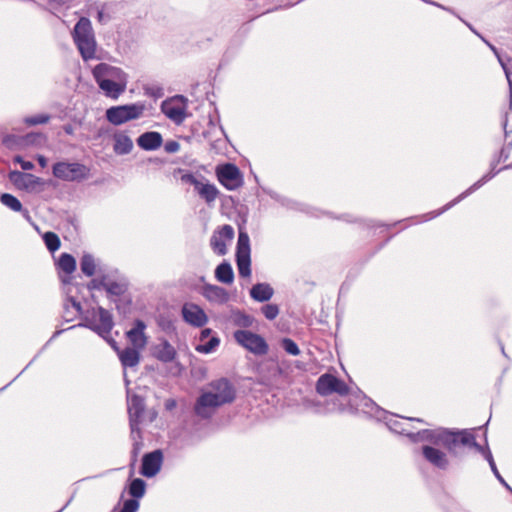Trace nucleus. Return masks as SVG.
Instances as JSON below:
<instances>
[{"instance_id": "obj_20", "label": "nucleus", "mask_w": 512, "mask_h": 512, "mask_svg": "<svg viewBox=\"0 0 512 512\" xmlns=\"http://www.w3.org/2000/svg\"><path fill=\"white\" fill-rule=\"evenodd\" d=\"M146 324L142 320H136L134 327L127 332V337L134 348L143 349L147 344V337L144 330Z\"/></svg>"}, {"instance_id": "obj_40", "label": "nucleus", "mask_w": 512, "mask_h": 512, "mask_svg": "<svg viewBox=\"0 0 512 512\" xmlns=\"http://www.w3.org/2000/svg\"><path fill=\"white\" fill-rule=\"evenodd\" d=\"M282 347L290 355L297 356L300 354L298 345L292 339L284 338L282 340Z\"/></svg>"}, {"instance_id": "obj_23", "label": "nucleus", "mask_w": 512, "mask_h": 512, "mask_svg": "<svg viewBox=\"0 0 512 512\" xmlns=\"http://www.w3.org/2000/svg\"><path fill=\"white\" fill-rule=\"evenodd\" d=\"M273 288L267 283L255 284L250 290V296L258 302H266L272 298Z\"/></svg>"}, {"instance_id": "obj_17", "label": "nucleus", "mask_w": 512, "mask_h": 512, "mask_svg": "<svg viewBox=\"0 0 512 512\" xmlns=\"http://www.w3.org/2000/svg\"><path fill=\"white\" fill-rule=\"evenodd\" d=\"M163 455L160 450H155L144 455L142 460L141 473L145 477H153L155 476L162 464Z\"/></svg>"}, {"instance_id": "obj_21", "label": "nucleus", "mask_w": 512, "mask_h": 512, "mask_svg": "<svg viewBox=\"0 0 512 512\" xmlns=\"http://www.w3.org/2000/svg\"><path fill=\"white\" fill-rule=\"evenodd\" d=\"M163 138L159 132L151 131L141 134L137 138V145L146 151L157 150L161 147Z\"/></svg>"}, {"instance_id": "obj_46", "label": "nucleus", "mask_w": 512, "mask_h": 512, "mask_svg": "<svg viewBox=\"0 0 512 512\" xmlns=\"http://www.w3.org/2000/svg\"><path fill=\"white\" fill-rule=\"evenodd\" d=\"M14 161L18 164H20L21 168L23 170H32L34 168V164L30 161L24 160L21 156L17 155L14 157Z\"/></svg>"}, {"instance_id": "obj_43", "label": "nucleus", "mask_w": 512, "mask_h": 512, "mask_svg": "<svg viewBox=\"0 0 512 512\" xmlns=\"http://www.w3.org/2000/svg\"><path fill=\"white\" fill-rule=\"evenodd\" d=\"M202 180H205L204 177L199 179L192 173H184L181 175V181L193 185L195 189L198 187Z\"/></svg>"}, {"instance_id": "obj_15", "label": "nucleus", "mask_w": 512, "mask_h": 512, "mask_svg": "<svg viewBox=\"0 0 512 512\" xmlns=\"http://www.w3.org/2000/svg\"><path fill=\"white\" fill-rule=\"evenodd\" d=\"M182 315L187 323L195 327H202L208 322V317L204 310L194 303L184 304Z\"/></svg>"}, {"instance_id": "obj_1", "label": "nucleus", "mask_w": 512, "mask_h": 512, "mask_svg": "<svg viewBox=\"0 0 512 512\" xmlns=\"http://www.w3.org/2000/svg\"><path fill=\"white\" fill-rule=\"evenodd\" d=\"M427 439L431 440L436 445H443L445 449L452 455L457 454V449L460 445L474 447L477 451L481 452L485 459L488 461L491 470L500 483H504L503 477L500 475L493 456L488 449H484L476 441L472 433L463 430L460 432H453L444 428H437L434 430H427L423 432Z\"/></svg>"}, {"instance_id": "obj_37", "label": "nucleus", "mask_w": 512, "mask_h": 512, "mask_svg": "<svg viewBox=\"0 0 512 512\" xmlns=\"http://www.w3.org/2000/svg\"><path fill=\"white\" fill-rule=\"evenodd\" d=\"M233 323L239 327L248 328L253 323V318L241 312H236L232 316Z\"/></svg>"}, {"instance_id": "obj_8", "label": "nucleus", "mask_w": 512, "mask_h": 512, "mask_svg": "<svg viewBox=\"0 0 512 512\" xmlns=\"http://www.w3.org/2000/svg\"><path fill=\"white\" fill-rule=\"evenodd\" d=\"M161 111L172 122L180 125L187 117V100L180 95L171 97L162 102Z\"/></svg>"}, {"instance_id": "obj_60", "label": "nucleus", "mask_w": 512, "mask_h": 512, "mask_svg": "<svg viewBox=\"0 0 512 512\" xmlns=\"http://www.w3.org/2000/svg\"><path fill=\"white\" fill-rule=\"evenodd\" d=\"M398 432L399 433H405L406 431H405V429H402V430H399Z\"/></svg>"}, {"instance_id": "obj_6", "label": "nucleus", "mask_w": 512, "mask_h": 512, "mask_svg": "<svg viewBox=\"0 0 512 512\" xmlns=\"http://www.w3.org/2000/svg\"><path fill=\"white\" fill-rule=\"evenodd\" d=\"M428 429L422 430L421 432H418L417 434H408L412 439L416 440L417 437H419L421 440H426L431 442L432 445H424L422 447V454L423 457L434 467L438 469L445 470L449 466V459L447 457V454L437 448L438 445L434 444L431 440L427 439L426 436L423 434V432L427 431ZM444 447L443 445H441Z\"/></svg>"}, {"instance_id": "obj_5", "label": "nucleus", "mask_w": 512, "mask_h": 512, "mask_svg": "<svg viewBox=\"0 0 512 512\" xmlns=\"http://www.w3.org/2000/svg\"><path fill=\"white\" fill-rule=\"evenodd\" d=\"M52 173L55 178L74 182L87 179L90 174V169L81 163L60 161L53 165Z\"/></svg>"}, {"instance_id": "obj_24", "label": "nucleus", "mask_w": 512, "mask_h": 512, "mask_svg": "<svg viewBox=\"0 0 512 512\" xmlns=\"http://www.w3.org/2000/svg\"><path fill=\"white\" fill-rule=\"evenodd\" d=\"M140 349L126 348L122 351H118L120 361L124 367H134L139 363L140 360Z\"/></svg>"}, {"instance_id": "obj_58", "label": "nucleus", "mask_w": 512, "mask_h": 512, "mask_svg": "<svg viewBox=\"0 0 512 512\" xmlns=\"http://www.w3.org/2000/svg\"><path fill=\"white\" fill-rule=\"evenodd\" d=\"M509 491L512 492V489L511 487L504 481V483H502Z\"/></svg>"}, {"instance_id": "obj_10", "label": "nucleus", "mask_w": 512, "mask_h": 512, "mask_svg": "<svg viewBox=\"0 0 512 512\" xmlns=\"http://www.w3.org/2000/svg\"><path fill=\"white\" fill-rule=\"evenodd\" d=\"M316 391L322 395L327 396L332 393H337L341 396L349 393L347 384L332 374L321 375L316 383Z\"/></svg>"}, {"instance_id": "obj_26", "label": "nucleus", "mask_w": 512, "mask_h": 512, "mask_svg": "<svg viewBox=\"0 0 512 512\" xmlns=\"http://www.w3.org/2000/svg\"><path fill=\"white\" fill-rule=\"evenodd\" d=\"M175 355L176 351L168 341H163L155 347V356L162 362H171Z\"/></svg>"}, {"instance_id": "obj_42", "label": "nucleus", "mask_w": 512, "mask_h": 512, "mask_svg": "<svg viewBox=\"0 0 512 512\" xmlns=\"http://www.w3.org/2000/svg\"><path fill=\"white\" fill-rule=\"evenodd\" d=\"M49 119H50L49 115H47V114H39V115H36V116L27 117L25 119V122L28 125H37V124L47 123L49 121Z\"/></svg>"}, {"instance_id": "obj_2", "label": "nucleus", "mask_w": 512, "mask_h": 512, "mask_svg": "<svg viewBox=\"0 0 512 512\" xmlns=\"http://www.w3.org/2000/svg\"><path fill=\"white\" fill-rule=\"evenodd\" d=\"M212 392L203 393L195 405V413L202 418L210 417L212 410L218 406L230 403L235 398V390L226 379L211 383Z\"/></svg>"}, {"instance_id": "obj_36", "label": "nucleus", "mask_w": 512, "mask_h": 512, "mask_svg": "<svg viewBox=\"0 0 512 512\" xmlns=\"http://www.w3.org/2000/svg\"><path fill=\"white\" fill-rule=\"evenodd\" d=\"M46 247L50 252H54L60 247V239L53 232H46L43 236Z\"/></svg>"}, {"instance_id": "obj_57", "label": "nucleus", "mask_w": 512, "mask_h": 512, "mask_svg": "<svg viewBox=\"0 0 512 512\" xmlns=\"http://www.w3.org/2000/svg\"><path fill=\"white\" fill-rule=\"evenodd\" d=\"M102 17H103V12H102V11H99V12H98V19H99V21H101V20H102Z\"/></svg>"}, {"instance_id": "obj_59", "label": "nucleus", "mask_w": 512, "mask_h": 512, "mask_svg": "<svg viewBox=\"0 0 512 512\" xmlns=\"http://www.w3.org/2000/svg\"><path fill=\"white\" fill-rule=\"evenodd\" d=\"M410 420H415V421H418V422H423V420L419 419V418H411Z\"/></svg>"}, {"instance_id": "obj_48", "label": "nucleus", "mask_w": 512, "mask_h": 512, "mask_svg": "<svg viewBox=\"0 0 512 512\" xmlns=\"http://www.w3.org/2000/svg\"><path fill=\"white\" fill-rule=\"evenodd\" d=\"M145 93L153 97H160L162 95L161 89L159 88H145Z\"/></svg>"}, {"instance_id": "obj_30", "label": "nucleus", "mask_w": 512, "mask_h": 512, "mask_svg": "<svg viewBox=\"0 0 512 512\" xmlns=\"http://www.w3.org/2000/svg\"><path fill=\"white\" fill-rule=\"evenodd\" d=\"M58 267L61 271L70 275L76 269V261L72 255L63 253L59 258Z\"/></svg>"}, {"instance_id": "obj_50", "label": "nucleus", "mask_w": 512, "mask_h": 512, "mask_svg": "<svg viewBox=\"0 0 512 512\" xmlns=\"http://www.w3.org/2000/svg\"><path fill=\"white\" fill-rule=\"evenodd\" d=\"M36 159L42 168L47 166V159L43 155H37Z\"/></svg>"}, {"instance_id": "obj_51", "label": "nucleus", "mask_w": 512, "mask_h": 512, "mask_svg": "<svg viewBox=\"0 0 512 512\" xmlns=\"http://www.w3.org/2000/svg\"><path fill=\"white\" fill-rule=\"evenodd\" d=\"M175 406H176V402H175V400H173V399H169V400H167V401H166V403H165V407H166V409H168V410L173 409Z\"/></svg>"}, {"instance_id": "obj_49", "label": "nucleus", "mask_w": 512, "mask_h": 512, "mask_svg": "<svg viewBox=\"0 0 512 512\" xmlns=\"http://www.w3.org/2000/svg\"><path fill=\"white\" fill-rule=\"evenodd\" d=\"M105 281H106L105 279H102V280L93 279L89 284V288L90 289H101V288H103V284H100V282H105Z\"/></svg>"}, {"instance_id": "obj_31", "label": "nucleus", "mask_w": 512, "mask_h": 512, "mask_svg": "<svg viewBox=\"0 0 512 512\" xmlns=\"http://www.w3.org/2000/svg\"><path fill=\"white\" fill-rule=\"evenodd\" d=\"M490 179V177L488 176H484L481 180L477 181L476 183H474L469 189H467L464 193H462L460 196H458L456 199H454L451 203H449L448 205H446L440 212L436 213L435 215H433L432 217H435L439 214H441L442 212H444L445 210L449 209L450 207H452L453 205H455L456 203H458L460 200H462L463 198H465L466 196H468L470 193H472L473 191H475L476 189H478L479 187H481L485 182H487L488 180Z\"/></svg>"}, {"instance_id": "obj_19", "label": "nucleus", "mask_w": 512, "mask_h": 512, "mask_svg": "<svg viewBox=\"0 0 512 512\" xmlns=\"http://www.w3.org/2000/svg\"><path fill=\"white\" fill-rule=\"evenodd\" d=\"M100 89L107 97L117 99L126 89L127 79L109 81H96Z\"/></svg>"}, {"instance_id": "obj_14", "label": "nucleus", "mask_w": 512, "mask_h": 512, "mask_svg": "<svg viewBox=\"0 0 512 512\" xmlns=\"http://www.w3.org/2000/svg\"><path fill=\"white\" fill-rule=\"evenodd\" d=\"M9 180L19 189L33 191L37 186L43 185L41 178L20 171H11Z\"/></svg>"}, {"instance_id": "obj_9", "label": "nucleus", "mask_w": 512, "mask_h": 512, "mask_svg": "<svg viewBox=\"0 0 512 512\" xmlns=\"http://www.w3.org/2000/svg\"><path fill=\"white\" fill-rule=\"evenodd\" d=\"M218 181L228 190H236L243 184V177L239 168L231 163L216 168Z\"/></svg>"}, {"instance_id": "obj_12", "label": "nucleus", "mask_w": 512, "mask_h": 512, "mask_svg": "<svg viewBox=\"0 0 512 512\" xmlns=\"http://www.w3.org/2000/svg\"><path fill=\"white\" fill-rule=\"evenodd\" d=\"M128 414L131 433L134 436L136 431L139 434V423L144 412V399L139 395L128 393L127 396Z\"/></svg>"}, {"instance_id": "obj_25", "label": "nucleus", "mask_w": 512, "mask_h": 512, "mask_svg": "<svg viewBox=\"0 0 512 512\" xmlns=\"http://www.w3.org/2000/svg\"><path fill=\"white\" fill-rule=\"evenodd\" d=\"M114 152L118 155H125L131 152L133 142L131 138L125 134H117L114 137Z\"/></svg>"}, {"instance_id": "obj_39", "label": "nucleus", "mask_w": 512, "mask_h": 512, "mask_svg": "<svg viewBox=\"0 0 512 512\" xmlns=\"http://www.w3.org/2000/svg\"><path fill=\"white\" fill-rule=\"evenodd\" d=\"M100 284H103V289H105L109 294L112 295H120L124 291L123 286L121 284L113 281L100 282Z\"/></svg>"}, {"instance_id": "obj_3", "label": "nucleus", "mask_w": 512, "mask_h": 512, "mask_svg": "<svg viewBox=\"0 0 512 512\" xmlns=\"http://www.w3.org/2000/svg\"><path fill=\"white\" fill-rule=\"evenodd\" d=\"M73 40L84 60L95 58L96 40L91 22L86 17H81L76 23L73 32Z\"/></svg>"}, {"instance_id": "obj_56", "label": "nucleus", "mask_w": 512, "mask_h": 512, "mask_svg": "<svg viewBox=\"0 0 512 512\" xmlns=\"http://www.w3.org/2000/svg\"><path fill=\"white\" fill-rule=\"evenodd\" d=\"M64 130H65V132H66V133H68V134L72 133V128H71V126H67V127H65V128H64Z\"/></svg>"}, {"instance_id": "obj_7", "label": "nucleus", "mask_w": 512, "mask_h": 512, "mask_svg": "<svg viewBox=\"0 0 512 512\" xmlns=\"http://www.w3.org/2000/svg\"><path fill=\"white\" fill-rule=\"evenodd\" d=\"M235 341L256 355H265L268 352V345L263 337L248 330H237L234 332Z\"/></svg>"}, {"instance_id": "obj_45", "label": "nucleus", "mask_w": 512, "mask_h": 512, "mask_svg": "<svg viewBox=\"0 0 512 512\" xmlns=\"http://www.w3.org/2000/svg\"><path fill=\"white\" fill-rule=\"evenodd\" d=\"M131 437H132V440H133V451H132V453H133V457L136 459L138 453L142 449L143 443L141 441L140 433L138 434L136 432L134 436L131 434Z\"/></svg>"}, {"instance_id": "obj_38", "label": "nucleus", "mask_w": 512, "mask_h": 512, "mask_svg": "<svg viewBox=\"0 0 512 512\" xmlns=\"http://www.w3.org/2000/svg\"><path fill=\"white\" fill-rule=\"evenodd\" d=\"M499 62L505 72L509 87H510V93L512 96V58H508L506 60H503L502 58H499Z\"/></svg>"}, {"instance_id": "obj_28", "label": "nucleus", "mask_w": 512, "mask_h": 512, "mask_svg": "<svg viewBox=\"0 0 512 512\" xmlns=\"http://www.w3.org/2000/svg\"><path fill=\"white\" fill-rule=\"evenodd\" d=\"M205 296L211 301L224 303L228 300V293L226 290L219 286H207L205 288Z\"/></svg>"}, {"instance_id": "obj_47", "label": "nucleus", "mask_w": 512, "mask_h": 512, "mask_svg": "<svg viewBox=\"0 0 512 512\" xmlns=\"http://www.w3.org/2000/svg\"><path fill=\"white\" fill-rule=\"evenodd\" d=\"M179 148H180V145L176 141H169L165 144V150L168 153H175L179 150Z\"/></svg>"}, {"instance_id": "obj_44", "label": "nucleus", "mask_w": 512, "mask_h": 512, "mask_svg": "<svg viewBox=\"0 0 512 512\" xmlns=\"http://www.w3.org/2000/svg\"><path fill=\"white\" fill-rule=\"evenodd\" d=\"M139 508V502L136 499L126 500L120 512H136Z\"/></svg>"}, {"instance_id": "obj_18", "label": "nucleus", "mask_w": 512, "mask_h": 512, "mask_svg": "<svg viewBox=\"0 0 512 512\" xmlns=\"http://www.w3.org/2000/svg\"><path fill=\"white\" fill-rule=\"evenodd\" d=\"M212 330L209 328L203 329L199 336V341L195 346V350L202 354H210L214 352L219 344L220 339L216 335L211 336Z\"/></svg>"}, {"instance_id": "obj_52", "label": "nucleus", "mask_w": 512, "mask_h": 512, "mask_svg": "<svg viewBox=\"0 0 512 512\" xmlns=\"http://www.w3.org/2000/svg\"><path fill=\"white\" fill-rule=\"evenodd\" d=\"M423 1L426 2V3H429L431 5L437 6V7L441 8V9L449 10L448 8H445L444 6H442L441 4H438L436 2H433V1H430V0H423Z\"/></svg>"}, {"instance_id": "obj_22", "label": "nucleus", "mask_w": 512, "mask_h": 512, "mask_svg": "<svg viewBox=\"0 0 512 512\" xmlns=\"http://www.w3.org/2000/svg\"><path fill=\"white\" fill-rule=\"evenodd\" d=\"M195 190L208 205L214 203L219 196L217 187L206 180H202Z\"/></svg>"}, {"instance_id": "obj_11", "label": "nucleus", "mask_w": 512, "mask_h": 512, "mask_svg": "<svg viewBox=\"0 0 512 512\" xmlns=\"http://www.w3.org/2000/svg\"><path fill=\"white\" fill-rule=\"evenodd\" d=\"M113 325L112 315L109 311L100 306L93 309L92 317L89 320V327L92 330L105 338L110 334Z\"/></svg>"}, {"instance_id": "obj_16", "label": "nucleus", "mask_w": 512, "mask_h": 512, "mask_svg": "<svg viewBox=\"0 0 512 512\" xmlns=\"http://www.w3.org/2000/svg\"><path fill=\"white\" fill-rule=\"evenodd\" d=\"M92 73L95 81H117L121 79H127L126 74L120 68L111 66L107 63H100L96 65Z\"/></svg>"}, {"instance_id": "obj_4", "label": "nucleus", "mask_w": 512, "mask_h": 512, "mask_svg": "<svg viewBox=\"0 0 512 512\" xmlns=\"http://www.w3.org/2000/svg\"><path fill=\"white\" fill-rule=\"evenodd\" d=\"M145 110L146 106L141 102L114 106L106 110V118L111 124L118 126L140 118Z\"/></svg>"}, {"instance_id": "obj_33", "label": "nucleus", "mask_w": 512, "mask_h": 512, "mask_svg": "<svg viewBox=\"0 0 512 512\" xmlns=\"http://www.w3.org/2000/svg\"><path fill=\"white\" fill-rule=\"evenodd\" d=\"M0 201L3 205L10 208L15 212H20L22 210L21 202L13 195L4 193L0 197Z\"/></svg>"}, {"instance_id": "obj_53", "label": "nucleus", "mask_w": 512, "mask_h": 512, "mask_svg": "<svg viewBox=\"0 0 512 512\" xmlns=\"http://www.w3.org/2000/svg\"><path fill=\"white\" fill-rule=\"evenodd\" d=\"M72 306L76 309L77 312L81 310L80 303L76 302L75 300L71 299Z\"/></svg>"}, {"instance_id": "obj_54", "label": "nucleus", "mask_w": 512, "mask_h": 512, "mask_svg": "<svg viewBox=\"0 0 512 512\" xmlns=\"http://www.w3.org/2000/svg\"><path fill=\"white\" fill-rule=\"evenodd\" d=\"M487 44H488V46L490 47V49L495 53V55L497 56V58H498V59H499V58H501V57H500V55L498 54L497 49H496L493 45H491L490 43H487Z\"/></svg>"}, {"instance_id": "obj_29", "label": "nucleus", "mask_w": 512, "mask_h": 512, "mask_svg": "<svg viewBox=\"0 0 512 512\" xmlns=\"http://www.w3.org/2000/svg\"><path fill=\"white\" fill-rule=\"evenodd\" d=\"M236 256L250 257V239L246 232H239Z\"/></svg>"}, {"instance_id": "obj_35", "label": "nucleus", "mask_w": 512, "mask_h": 512, "mask_svg": "<svg viewBox=\"0 0 512 512\" xmlns=\"http://www.w3.org/2000/svg\"><path fill=\"white\" fill-rule=\"evenodd\" d=\"M238 272L241 277H249L251 274L250 257L236 256Z\"/></svg>"}, {"instance_id": "obj_34", "label": "nucleus", "mask_w": 512, "mask_h": 512, "mask_svg": "<svg viewBox=\"0 0 512 512\" xmlns=\"http://www.w3.org/2000/svg\"><path fill=\"white\" fill-rule=\"evenodd\" d=\"M129 493L134 498H141L145 494V482L142 479H134L130 483Z\"/></svg>"}, {"instance_id": "obj_27", "label": "nucleus", "mask_w": 512, "mask_h": 512, "mask_svg": "<svg viewBox=\"0 0 512 512\" xmlns=\"http://www.w3.org/2000/svg\"><path fill=\"white\" fill-rule=\"evenodd\" d=\"M215 277L219 282L230 284L234 280V273L231 265L228 262H223L217 266L215 270Z\"/></svg>"}, {"instance_id": "obj_32", "label": "nucleus", "mask_w": 512, "mask_h": 512, "mask_svg": "<svg viewBox=\"0 0 512 512\" xmlns=\"http://www.w3.org/2000/svg\"><path fill=\"white\" fill-rule=\"evenodd\" d=\"M80 268L83 274L90 277L96 272V262L92 255L84 254L80 261Z\"/></svg>"}, {"instance_id": "obj_55", "label": "nucleus", "mask_w": 512, "mask_h": 512, "mask_svg": "<svg viewBox=\"0 0 512 512\" xmlns=\"http://www.w3.org/2000/svg\"><path fill=\"white\" fill-rule=\"evenodd\" d=\"M487 44H488V46L490 47V49L495 53V55L497 56V58H498V59H499V58H501V57H500V55L498 54L497 49H496L493 45H491L490 43H487Z\"/></svg>"}, {"instance_id": "obj_41", "label": "nucleus", "mask_w": 512, "mask_h": 512, "mask_svg": "<svg viewBox=\"0 0 512 512\" xmlns=\"http://www.w3.org/2000/svg\"><path fill=\"white\" fill-rule=\"evenodd\" d=\"M262 312L268 320H274L279 314V308L276 304H267L262 307Z\"/></svg>"}, {"instance_id": "obj_13", "label": "nucleus", "mask_w": 512, "mask_h": 512, "mask_svg": "<svg viewBox=\"0 0 512 512\" xmlns=\"http://www.w3.org/2000/svg\"><path fill=\"white\" fill-rule=\"evenodd\" d=\"M233 238V227L230 225H223L212 235L210 245L215 253L222 256L227 253V241H232Z\"/></svg>"}]
</instances>
